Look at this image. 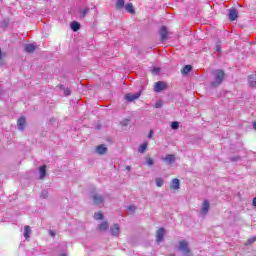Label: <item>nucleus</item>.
<instances>
[{"instance_id": "cd10ccee", "label": "nucleus", "mask_w": 256, "mask_h": 256, "mask_svg": "<svg viewBox=\"0 0 256 256\" xmlns=\"http://www.w3.org/2000/svg\"><path fill=\"white\" fill-rule=\"evenodd\" d=\"M41 199H47L49 197V192L47 190H43L40 194Z\"/></svg>"}, {"instance_id": "f704fd0d", "label": "nucleus", "mask_w": 256, "mask_h": 256, "mask_svg": "<svg viewBox=\"0 0 256 256\" xmlns=\"http://www.w3.org/2000/svg\"><path fill=\"white\" fill-rule=\"evenodd\" d=\"M160 71H161V68H159V67H154L152 69V73H154V75H157Z\"/></svg>"}, {"instance_id": "bb28decb", "label": "nucleus", "mask_w": 256, "mask_h": 256, "mask_svg": "<svg viewBox=\"0 0 256 256\" xmlns=\"http://www.w3.org/2000/svg\"><path fill=\"white\" fill-rule=\"evenodd\" d=\"M128 211H130L131 215H133L135 213V211H137V206L135 205H130L127 207Z\"/></svg>"}, {"instance_id": "c85d7f7f", "label": "nucleus", "mask_w": 256, "mask_h": 256, "mask_svg": "<svg viewBox=\"0 0 256 256\" xmlns=\"http://www.w3.org/2000/svg\"><path fill=\"white\" fill-rule=\"evenodd\" d=\"M163 183H165V181L163 180V178H156V185L158 187H163Z\"/></svg>"}, {"instance_id": "1a4fd4ad", "label": "nucleus", "mask_w": 256, "mask_h": 256, "mask_svg": "<svg viewBox=\"0 0 256 256\" xmlns=\"http://www.w3.org/2000/svg\"><path fill=\"white\" fill-rule=\"evenodd\" d=\"M90 11H91V9H89V7H86L84 9L79 8L78 13H79L80 19H85V17H87V15H89Z\"/></svg>"}, {"instance_id": "7ed1b4c3", "label": "nucleus", "mask_w": 256, "mask_h": 256, "mask_svg": "<svg viewBox=\"0 0 256 256\" xmlns=\"http://www.w3.org/2000/svg\"><path fill=\"white\" fill-rule=\"evenodd\" d=\"M179 251H182L184 255H189L191 253V250L189 249V243L187 240H182L179 242Z\"/></svg>"}, {"instance_id": "f8f14e48", "label": "nucleus", "mask_w": 256, "mask_h": 256, "mask_svg": "<svg viewBox=\"0 0 256 256\" xmlns=\"http://www.w3.org/2000/svg\"><path fill=\"white\" fill-rule=\"evenodd\" d=\"M209 201L208 200H204L203 204H202V215L205 217V215H207L209 213Z\"/></svg>"}, {"instance_id": "423d86ee", "label": "nucleus", "mask_w": 256, "mask_h": 256, "mask_svg": "<svg viewBox=\"0 0 256 256\" xmlns=\"http://www.w3.org/2000/svg\"><path fill=\"white\" fill-rule=\"evenodd\" d=\"M165 89H167V83L163 81H158L155 83L154 91L156 93H161V91H165Z\"/></svg>"}, {"instance_id": "20e7f679", "label": "nucleus", "mask_w": 256, "mask_h": 256, "mask_svg": "<svg viewBox=\"0 0 256 256\" xmlns=\"http://www.w3.org/2000/svg\"><path fill=\"white\" fill-rule=\"evenodd\" d=\"M159 35L161 41H167L168 35H169V30L167 29V26H161L159 29Z\"/></svg>"}, {"instance_id": "a211bd4d", "label": "nucleus", "mask_w": 256, "mask_h": 256, "mask_svg": "<svg viewBox=\"0 0 256 256\" xmlns=\"http://www.w3.org/2000/svg\"><path fill=\"white\" fill-rule=\"evenodd\" d=\"M39 173H40V179H45L47 176V166L43 165L39 168Z\"/></svg>"}, {"instance_id": "e433bc0d", "label": "nucleus", "mask_w": 256, "mask_h": 256, "mask_svg": "<svg viewBox=\"0 0 256 256\" xmlns=\"http://www.w3.org/2000/svg\"><path fill=\"white\" fill-rule=\"evenodd\" d=\"M231 161H232V162L241 161V157H240V156H233V157L231 158Z\"/></svg>"}, {"instance_id": "2eb2a0df", "label": "nucleus", "mask_w": 256, "mask_h": 256, "mask_svg": "<svg viewBox=\"0 0 256 256\" xmlns=\"http://www.w3.org/2000/svg\"><path fill=\"white\" fill-rule=\"evenodd\" d=\"M248 83L252 89H256V75H250L248 77Z\"/></svg>"}, {"instance_id": "c756f323", "label": "nucleus", "mask_w": 256, "mask_h": 256, "mask_svg": "<svg viewBox=\"0 0 256 256\" xmlns=\"http://www.w3.org/2000/svg\"><path fill=\"white\" fill-rule=\"evenodd\" d=\"M256 242V236L251 237L247 240L246 245H253Z\"/></svg>"}, {"instance_id": "f257e3e1", "label": "nucleus", "mask_w": 256, "mask_h": 256, "mask_svg": "<svg viewBox=\"0 0 256 256\" xmlns=\"http://www.w3.org/2000/svg\"><path fill=\"white\" fill-rule=\"evenodd\" d=\"M212 75L214 77V81L211 82L212 87H219L221 83H223V79H225V71L223 70H214L212 72Z\"/></svg>"}, {"instance_id": "58836bf2", "label": "nucleus", "mask_w": 256, "mask_h": 256, "mask_svg": "<svg viewBox=\"0 0 256 256\" xmlns=\"http://www.w3.org/2000/svg\"><path fill=\"white\" fill-rule=\"evenodd\" d=\"M151 137H153V130H150V132L148 134V139H151Z\"/></svg>"}, {"instance_id": "393cba45", "label": "nucleus", "mask_w": 256, "mask_h": 256, "mask_svg": "<svg viewBox=\"0 0 256 256\" xmlns=\"http://www.w3.org/2000/svg\"><path fill=\"white\" fill-rule=\"evenodd\" d=\"M94 219L96 221H101L103 219V213L102 212H95L94 213Z\"/></svg>"}, {"instance_id": "7c9ffc66", "label": "nucleus", "mask_w": 256, "mask_h": 256, "mask_svg": "<svg viewBox=\"0 0 256 256\" xmlns=\"http://www.w3.org/2000/svg\"><path fill=\"white\" fill-rule=\"evenodd\" d=\"M129 123H131V119H124L121 121L122 127H127V125H129Z\"/></svg>"}, {"instance_id": "4c0bfd02", "label": "nucleus", "mask_w": 256, "mask_h": 256, "mask_svg": "<svg viewBox=\"0 0 256 256\" xmlns=\"http://www.w3.org/2000/svg\"><path fill=\"white\" fill-rule=\"evenodd\" d=\"M155 161L152 158L147 159V165L151 166L154 165Z\"/></svg>"}, {"instance_id": "4be33fe9", "label": "nucleus", "mask_w": 256, "mask_h": 256, "mask_svg": "<svg viewBox=\"0 0 256 256\" xmlns=\"http://www.w3.org/2000/svg\"><path fill=\"white\" fill-rule=\"evenodd\" d=\"M24 237H25V239H29V237H31V227L30 226L24 227Z\"/></svg>"}, {"instance_id": "aec40b11", "label": "nucleus", "mask_w": 256, "mask_h": 256, "mask_svg": "<svg viewBox=\"0 0 256 256\" xmlns=\"http://www.w3.org/2000/svg\"><path fill=\"white\" fill-rule=\"evenodd\" d=\"M193 71V66L191 65H185L183 69L181 70L182 75H189Z\"/></svg>"}, {"instance_id": "ea45409f", "label": "nucleus", "mask_w": 256, "mask_h": 256, "mask_svg": "<svg viewBox=\"0 0 256 256\" xmlns=\"http://www.w3.org/2000/svg\"><path fill=\"white\" fill-rule=\"evenodd\" d=\"M59 89H61L62 91H65V85L60 84V85H59Z\"/></svg>"}, {"instance_id": "79ce46f5", "label": "nucleus", "mask_w": 256, "mask_h": 256, "mask_svg": "<svg viewBox=\"0 0 256 256\" xmlns=\"http://www.w3.org/2000/svg\"><path fill=\"white\" fill-rule=\"evenodd\" d=\"M252 205H253L254 207H256V197H255V198H253Z\"/></svg>"}, {"instance_id": "f03ea898", "label": "nucleus", "mask_w": 256, "mask_h": 256, "mask_svg": "<svg viewBox=\"0 0 256 256\" xmlns=\"http://www.w3.org/2000/svg\"><path fill=\"white\" fill-rule=\"evenodd\" d=\"M90 199H92L93 204L96 205V207H103L105 205V197L101 194L92 192L90 194Z\"/></svg>"}, {"instance_id": "37998d69", "label": "nucleus", "mask_w": 256, "mask_h": 256, "mask_svg": "<svg viewBox=\"0 0 256 256\" xmlns=\"http://www.w3.org/2000/svg\"><path fill=\"white\" fill-rule=\"evenodd\" d=\"M126 171H131V166H126Z\"/></svg>"}, {"instance_id": "412c9836", "label": "nucleus", "mask_w": 256, "mask_h": 256, "mask_svg": "<svg viewBox=\"0 0 256 256\" xmlns=\"http://www.w3.org/2000/svg\"><path fill=\"white\" fill-rule=\"evenodd\" d=\"M98 229L99 231H107V229H109V224L107 223V221H104L99 224Z\"/></svg>"}, {"instance_id": "f3484780", "label": "nucleus", "mask_w": 256, "mask_h": 256, "mask_svg": "<svg viewBox=\"0 0 256 256\" xmlns=\"http://www.w3.org/2000/svg\"><path fill=\"white\" fill-rule=\"evenodd\" d=\"M35 49H37L35 44H26L24 46V51H26V53H33V51H35Z\"/></svg>"}, {"instance_id": "ddd939ff", "label": "nucleus", "mask_w": 256, "mask_h": 256, "mask_svg": "<svg viewBox=\"0 0 256 256\" xmlns=\"http://www.w3.org/2000/svg\"><path fill=\"white\" fill-rule=\"evenodd\" d=\"M110 232H111V235H113L114 237H118L119 236V232H120L119 224H114L110 228Z\"/></svg>"}, {"instance_id": "a18cd8bd", "label": "nucleus", "mask_w": 256, "mask_h": 256, "mask_svg": "<svg viewBox=\"0 0 256 256\" xmlns=\"http://www.w3.org/2000/svg\"><path fill=\"white\" fill-rule=\"evenodd\" d=\"M50 235H51L52 237H55V233H53V232H50Z\"/></svg>"}, {"instance_id": "5701e85b", "label": "nucleus", "mask_w": 256, "mask_h": 256, "mask_svg": "<svg viewBox=\"0 0 256 256\" xmlns=\"http://www.w3.org/2000/svg\"><path fill=\"white\" fill-rule=\"evenodd\" d=\"M125 9L127 13H131V14L135 13V8L133 7L132 3L126 4Z\"/></svg>"}, {"instance_id": "39448f33", "label": "nucleus", "mask_w": 256, "mask_h": 256, "mask_svg": "<svg viewBox=\"0 0 256 256\" xmlns=\"http://www.w3.org/2000/svg\"><path fill=\"white\" fill-rule=\"evenodd\" d=\"M163 239H165V228L160 227L156 231V243H161L163 242Z\"/></svg>"}, {"instance_id": "72a5a7b5", "label": "nucleus", "mask_w": 256, "mask_h": 256, "mask_svg": "<svg viewBox=\"0 0 256 256\" xmlns=\"http://www.w3.org/2000/svg\"><path fill=\"white\" fill-rule=\"evenodd\" d=\"M215 49H216L217 52L221 51V42L219 40L216 42Z\"/></svg>"}, {"instance_id": "9d476101", "label": "nucleus", "mask_w": 256, "mask_h": 256, "mask_svg": "<svg viewBox=\"0 0 256 256\" xmlns=\"http://www.w3.org/2000/svg\"><path fill=\"white\" fill-rule=\"evenodd\" d=\"M139 97H141V94H140V93L126 94V95H125V99H126V101H128L129 103H131L132 101H136V99H139Z\"/></svg>"}, {"instance_id": "6e6552de", "label": "nucleus", "mask_w": 256, "mask_h": 256, "mask_svg": "<svg viewBox=\"0 0 256 256\" xmlns=\"http://www.w3.org/2000/svg\"><path fill=\"white\" fill-rule=\"evenodd\" d=\"M228 17H229L230 21H236V19L239 17V12L237 11V9L231 8L229 10Z\"/></svg>"}, {"instance_id": "473e14b6", "label": "nucleus", "mask_w": 256, "mask_h": 256, "mask_svg": "<svg viewBox=\"0 0 256 256\" xmlns=\"http://www.w3.org/2000/svg\"><path fill=\"white\" fill-rule=\"evenodd\" d=\"M155 107H156V109H161L163 107V102L162 101H157L155 103Z\"/></svg>"}, {"instance_id": "2f4dec72", "label": "nucleus", "mask_w": 256, "mask_h": 256, "mask_svg": "<svg viewBox=\"0 0 256 256\" xmlns=\"http://www.w3.org/2000/svg\"><path fill=\"white\" fill-rule=\"evenodd\" d=\"M171 129H174V130L179 129V122H177V121L172 122Z\"/></svg>"}, {"instance_id": "6ab92c4d", "label": "nucleus", "mask_w": 256, "mask_h": 256, "mask_svg": "<svg viewBox=\"0 0 256 256\" xmlns=\"http://www.w3.org/2000/svg\"><path fill=\"white\" fill-rule=\"evenodd\" d=\"M70 27H71L72 31L77 32L81 29V24L77 21H73V22H71Z\"/></svg>"}, {"instance_id": "dca6fc26", "label": "nucleus", "mask_w": 256, "mask_h": 256, "mask_svg": "<svg viewBox=\"0 0 256 256\" xmlns=\"http://www.w3.org/2000/svg\"><path fill=\"white\" fill-rule=\"evenodd\" d=\"M162 159L163 161H165V163H168L169 165H171V163H175V156L173 154H168L165 158Z\"/></svg>"}, {"instance_id": "c03bdc74", "label": "nucleus", "mask_w": 256, "mask_h": 256, "mask_svg": "<svg viewBox=\"0 0 256 256\" xmlns=\"http://www.w3.org/2000/svg\"><path fill=\"white\" fill-rule=\"evenodd\" d=\"M252 125H253V128L256 130V122H253Z\"/></svg>"}, {"instance_id": "b1692460", "label": "nucleus", "mask_w": 256, "mask_h": 256, "mask_svg": "<svg viewBox=\"0 0 256 256\" xmlns=\"http://www.w3.org/2000/svg\"><path fill=\"white\" fill-rule=\"evenodd\" d=\"M123 7H125V0H117L116 9H123Z\"/></svg>"}, {"instance_id": "c9c22d12", "label": "nucleus", "mask_w": 256, "mask_h": 256, "mask_svg": "<svg viewBox=\"0 0 256 256\" xmlns=\"http://www.w3.org/2000/svg\"><path fill=\"white\" fill-rule=\"evenodd\" d=\"M64 95H65V97H69V95H71V90L69 88H65Z\"/></svg>"}, {"instance_id": "a878e982", "label": "nucleus", "mask_w": 256, "mask_h": 256, "mask_svg": "<svg viewBox=\"0 0 256 256\" xmlns=\"http://www.w3.org/2000/svg\"><path fill=\"white\" fill-rule=\"evenodd\" d=\"M138 151H139V153H145V151H147V143L140 145Z\"/></svg>"}, {"instance_id": "4468645a", "label": "nucleus", "mask_w": 256, "mask_h": 256, "mask_svg": "<svg viewBox=\"0 0 256 256\" xmlns=\"http://www.w3.org/2000/svg\"><path fill=\"white\" fill-rule=\"evenodd\" d=\"M181 187V182L179 181V179L175 178L172 180V183L170 185V189H174L177 190Z\"/></svg>"}, {"instance_id": "9b49d317", "label": "nucleus", "mask_w": 256, "mask_h": 256, "mask_svg": "<svg viewBox=\"0 0 256 256\" xmlns=\"http://www.w3.org/2000/svg\"><path fill=\"white\" fill-rule=\"evenodd\" d=\"M97 155H105L107 153V146L105 144H101L96 147Z\"/></svg>"}, {"instance_id": "a19ab883", "label": "nucleus", "mask_w": 256, "mask_h": 256, "mask_svg": "<svg viewBox=\"0 0 256 256\" xmlns=\"http://www.w3.org/2000/svg\"><path fill=\"white\" fill-rule=\"evenodd\" d=\"M2 57H3V53L1 52V49H0V61H1ZM0 65H3V62H0Z\"/></svg>"}, {"instance_id": "0eeeda50", "label": "nucleus", "mask_w": 256, "mask_h": 256, "mask_svg": "<svg viewBox=\"0 0 256 256\" xmlns=\"http://www.w3.org/2000/svg\"><path fill=\"white\" fill-rule=\"evenodd\" d=\"M26 125H27V120H26L25 116H21L17 120V127H18L19 131H25Z\"/></svg>"}]
</instances>
